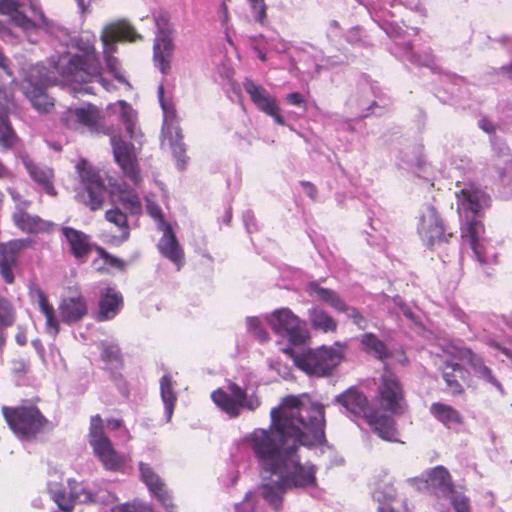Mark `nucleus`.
Masks as SVG:
<instances>
[{"mask_svg": "<svg viewBox=\"0 0 512 512\" xmlns=\"http://www.w3.org/2000/svg\"><path fill=\"white\" fill-rule=\"evenodd\" d=\"M268 429L256 428L245 442L260 468L272 473L293 447L323 444L325 436L324 406L311 401L307 394L288 395L270 411Z\"/></svg>", "mask_w": 512, "mask_h": 512, "instance_id": "f257e3e1", "label": "nucleus"}, {"mask_svg": "<svg viewBox=\"0 0 512 512\" xmlns=\"http://www.w3.org/2000/svg\"><path fill=\"white\" fill-rule=\"evenodd\" d=\"M76 48L81 53L63 56L58 62L60 75L68 82L91 83L99 74V57L95 45L90 41L80 39Z\"/></svg>", "mask_w": 512, "mask_h": 512, "instance_id": "f03ea898", "label": "nucleus"}, {"mask_svg": "<svg viewBox=\"0 0 512 512\" xmlns=\"http://www.w3.org/2000/svg\"><path fill=\"white\" fill-rule=\"evenodd\" d=\"M1 412L8 427L21 439H35L49 424L41 410L28 402L13 407L2 406Z\"/></svg>", "mask_w": 512, "mask_h": 512, "instance_id": "7ed1b4c3", "label": "nucleus"}, {"mask_svg": "<svg viewBox=\"0 0 512 512\" xmlns=\"http://www.w3.org/2000/svg\"><path fill=\"white\" fill-rule=\"evenodd\" d=\"M283 352L293 360L298 369L316 377L330 376L343 360L342 352L333 347L322 346L301 352H296L293 348H285Z\"/></svg>", "mask_w": 512, "mask_h": 512, "instance_id": "20e7f679", "label": "nucleus"}, {"mask_svg": "<svg viewBox=\"0 0 512 512\" xmlns=\"http://www.w3.org/2000/svg\"><path fill=\"white\" fill-rule=\"evenodd\" d=\"M140 39L141 36L136 32L134 27L124 22L111 23L107 25L101 33V41L104 46L103 54L107 70L122 84L129 83L121 72L119 60L113 55L116 52L115 44L123 41L134 42Z\"/></svg>", "mask_w": 512, "mask_h": 512, "instance_id": "39448f33", "label": "nucleus"}, {"mask_svg": "<svg viewBox=\"0 0 512 512\" xmlns=\"http://www.w3.org/2000/svg\"><path fill=\"white\" fill-rule=\"evenodd\" d=\"M376 400L384 412L392 415H402L408 408L403 383L388 364H384L378 378Z\"/></svg>", "mask_w": 512, "mask_h": 512, "instance_id": "423d86ee", "label": "nucleus"}, {"mask_svg": "<svg viewBox=\"0 0 512 512\" xmlns=\"http://www.w3.org/2000/svg\"><path fill=\"white\" fill-rule=\"evenodd\" d=\"M211 399L221 411L232 419L239 417L242 409L255 411L261 405L256 394L248 396L247 391L235 382L228 383L227 391L223 388L214 390L211 393Z\"/></svg>", "mask_w": 512, "mask_h": 512, "instance_id": "0eeeda50", "label": "nucleus"}, {"mask_svg": "<svg viewBox=\"0 0 512 512\" xmlns=\"http://www.w3.org/2000/svg\"><path fill=\"white\" fill-rule=\"evenodd\" d=\"M300 446L293 447L277 468L271 473L281 477L289 488L305 487L315 483V468L313 465L301 464L298 455Z\"/></svg>", "mask_w": 512, "mask_h": 512, "instance_id": "6e6552de", "label": "nucleus"}, {"mask_svg": "<svg viewBox=\"0 0 512 512\" xmlns=\"http://www.w3.org/2000/svg\"><path fill=\"white\" fill-rule=\"evenodd\" d=\"M268 323L277 335L291 344H303L307 338L306 324L289 308L277 309L268 317Z\"/></svg>", "mask_w": 512, "mask_h": 512, "instance_id": "1a4fd4ad", "label": "nucleus"}, {"mask_svg": "<svg viewBox=\"0 0 512 512\" xmlns=\"http://www.w3.org/2000/svg\"><path fill=\"white\" fill-rule=\"evenodd\" d=\"M81 182L85 186L83 203L91 210L102 209L106 187L99 173L84 159L76 166Z\"/></svg>", "mask_w": 512, "mask_h": 512, "instance_id": "9d476101", "label": "nucleus"}, {"mask_svg": "<svg viewBox=\"0 0 512 512\" xmlns=\"http://www.w3.org/2000/svg\"><path fill=\"white\" fill-rule=\"evenodd\" d=\"M20 8L21 4L16 0H0V14L8 16L12 24L24 33L30 34L39 29H48L49 20L41 9L32 6L34 18H29Z\"/></svg>", "mask_w": 512, "mask_h": 512, "instance_id": "9b49d317", "label": "nucleus"}, {"mask_svg": "<svg viewBox=\"0 0 512 512\" xmlns=\"http://www.w3.org/2000/svg\"><path fill=\"white\" fill-rule=\"evenodd\" d=\"M417 231L428 249H433L442 242L448 243L454 236L452 232H447L443 219L434 206H428L420 216Z\"/></svg>", "mask_w": 512, "mask_h": 512, "instance_id": "f8f14e48", "label": "nucleus"}, {"mask_svg": "<svg viewBox=\"0 0 512 512\" xmlns=\"http://www.w3.org/2000/svg\"><path fill=\"white\" fill-rule=\"evenodd\" d=\"M69 492L61 483H49L48 492L51 499L55 502L62 512H73L76 503L94 502V495L83 488L75 479L67 480Z\"/></svg>", "mask_w": 512, "mask_h": 512, "instance_id": "ddd939ff", "label": "nucleus"}, {"mask_svg": "<svg viewBox=\"0 0 512 512\" xmlns=\"http://www.w3.org/2000/svg\"><path fill=\"white\" fill-rule=\"evenodd\" d=\"M101 120L100 109L91 103L81 107H69L60 115V123L69 130L79 131L86 129L96 132Z\"/></svg>", "mask_w": 512, "mask_h": 512, "instance_id": "4468645a", "label": "nucleus"}, {"mask_svg": "<svg viewBox=\"0 0 512 512\" xmlns=\"http://www.w3.org/2000/svg\"><path fill=\"white\" fill-rule=\"evenodd\" d=\"M110 142L114 160L120 167L124 177L129 179L135 186H138L142 182V176L134 145L127 143L120 136L111 137Z\"/></svg>", "mask_w": 512, "mask_h": 512, "instance_id": "2eb2a0df", "label": "nucleus"}, {"mask_svg": "<svg viewBox=\"0 0 512 512\" xmlns=\"http://www.w3.org/2000/svg\"><path fill=\"white\" fill-rule=\"evenodd\" d=\"M32 244L33 241L29 238L13 239L0 243V275L5 283H14L13 269L17 266L19 255Z\"/></svg>", "mask_w": 512, "mask_h": 512, "instance_id": "dca6fc26", "label": "nucleus"}, {"mask_svg": "<svg viewBox=\"0 0 512 512\" xmlns=\"http://www.w3.org/2000/svg\"><path fill=\"white\" fill-rule=\"evenodd\" d=\"M243 87L251 101L261 112L272 117L278 125H285V119L280 113V108L276 98L270 95L263 86L256 84L249 78H246L243 82Z\"/></svg>", "mask_w": 512, "mask_h": 512, "instance_id": "f3484780", "label": "nucleus"}, {"mask_svg": "<svg viewBox=\"0 0 512 512\" xmlns=\"http://www.w3.org/2000/svg\"><path fill=\"white\" fill-rule=\"evenodd\" d=\"M31 201H21L15 207L11 215L13 224L22 232L27 234L51 233L54 230V223L27 212Z\"/></svg>", "mask_w": 512, "mask_h": 512, "instance_id": "a211bd4d", "label": "nucleus"}, {"mask_svg": "<svg viewBox=\"0 0 512 512\" xmlns=\"http://www.w3.org/2000/svg\"><path fill=\"white\" fill-rule=\"evenodd\" d=\"M446 353L460 361H466L477 377L485 380L486 382L495 386L498 390L503 392L501 383L495 378L492 370L485 365L483 359L476 355L471 349L464 346L449 345L446 348Z\"/></svg>", "mask_w": 512, "mask_h": 512, "instance_id": "6ab92c4d", "label": "nucleus"}, {"mask_svg": "<svg viewBox=\"0 0 512 512\" xmlns=\"http://www.w3.org/2000/svg\"><path fill=\"white\" fill-rule=\"evenodd\" d=\"M335 403L341 405L347 412L367 419V415L376 408L370 406L368 397L358 388L350 387L335 398Z\"/></svg>", "mask_w": 512, "mask_h": 512, "instance_id": "aec40b11", "label": "nucleus"}, {"mask_svg": "<svg viewBox=\"0 0 512 512\" xmlns=\"http://www.w3.org/2000/svg\"><path fill=\"white\" fill-rule=\"evenodd\" d=\"M426 489L437 497H449L455 493V486L449 471L442 465L425 473Z\"/></svg>", "mask_w": 512, "mask_h": 512, "instance_id": "412c9836", "label": "nucleus"}, {"mask_svg": "<svg viewBox=\"0 0 512 512\" xmlns=\"http://www.w3.org/2000/svg\"><path fill=\"white\" fill-rule=\"evenodd\" d=\"M163 235L157 244L160 254L172 262L177 270H180L185 264V253L173 231L170 224H165L162 228Z\"/></svg>", "mask_w": 512, "mask_h": 512, "instance_id": "4be33fe9", "label": "nucleus"}, {"mask_svg": "<svg viewBox=\"0 0 512 512\" xmlns=\"http://www.w3.org/2000/svg\"><path fill=\"white\" fill-rule=\"evenodd\" d=\"M442 378L453 396L462 395L465 392L464 386L471 383V374L458 363L445 362L441 368Z\"/></svg>", "mask_w": 512, "mask_h": 512, "instance_id": "5701e85b", "label": "nucleus"}, {"mask_svg": "<svg viewBox=\"0 0 512 512\" xmlns=\"http://www.w3.org/2000/svg\"><path fill=\"white\" fill-rule=\"evenodd\" d=\"M23 164L29 176L46 194L50 196L57 195V191L54 187L55 174L52 168L46 165L34 163L30 159L24 160Z\"/></svg>", "mask_w": 512, "mask_h": 512, "instance_id": "b1692460", "label": "nucleus"}, {"mask_svg": "<svg viewBox=\"0 0 512 512\" xmlns=\"http://www.w3.org/2000/svg\"><path fill=\"white\" fill-rule=\"evenodd\" d=\"M90 446L106 470L116 472L124 466L125 458L115 450L110 439Z\"/></svg>", "mask_w": 512, "mask_h": 512, "instance_id": "393cba45", "label": "nucleus"}, {"mask_svg": "<svg viewBox=\"0 0 512 512\" xmlns=\"http://www.w3.org/2000/svg\"><path fill=\"white\" fill-rule=\"evenodd\" d=\"M59 312L64 323L80 321L87 315V303L80 293L64 298L59 305Z\"/></svg>", "mask_w": 512, "mask_h": 512, "instance_id": "a878e982", "label": "nucleus"}, {"mask_svg": "<svg viewBox=\"0 0 512 512\" xmlns=\"http://www.w3.org/2000/svg\"><path fill=\"white\" fill-rule=\"evenodd\" d=\"M62 234L68 242L71 254L80 261H85L91 253L90 237L72 227H63Z\"/></svg>", "mask_w": 512, "mask_h": 512, "instance_id": "bb28decb", "label": "nucleus"}, {"mask_svg": "<svg viewBox=\"0 0 512 512\" xmlns=\"http://www.w3.org/2000/svg\"><path fill=\"white\" fill-rule=\"evenodd\" d=\"M372 430L385 441H396L397 430L395 427V421L385 413H382L379 409H375L367 415L365 420Z\"/></svg>", "mask_w": 512, "mask_h": 512, "instance_id": "cd10ccee", "label": "nucleus"}, {"mask_svg": "<svg viewBox=\"0 0 512 512\" xmlns=\"http://www.w3.org/2000/svg\"><path fill=\"white\" fill-rule=\"evenodd\" d=\"M124 304L123 296L115 288L107 287L101 294L99 300L98 321L113 319Z\"/></svg>", "mask_w": 512, "mask_h": 512, "instance_id": "c85d7f7f", "label": "nucleus"}, {"mask_svg": "<svg viewBox=\"0 0 512 512\" xmlns=\"http://www.w3.org/2000/svg\"><path fill=\"white\" fill-rule=\"evenodd\" d=\"M104 218L107 222L115 225L119 230V235H113L108 243L113 246H120L130 238V225L128 216L119 207H114L105 212Z\"/></svg>", "mask_w": 512, "mask_h": 512, "instance_id": "c756f323", "label": "nucleus"}, {"mask_svg": "<svg viewBox=\"0 0 512 512\" xmlns=\"http://www.w3.org/2000/svg\"><path fill=\"white\" fill-rule=\"evenodd\" d=\"M174 44L168 35L157 37L153 46V60L162 74H168L171 69Z\"/></svg>", "mask_w": 512, "mask_h": 512, "instance_id": "7c9ffc66", "label": "nucleus"}, {"mask_svg": "<svg viewBox=\"0 0 512 512\" xmlns=\"http://www.w3.org/2000/svg\"><path fill=\"white\" fill-rule=\"evenodd\" d=\"M8 102L9 99L6 90L0 87V146L3 149L12 148L17 140V136L12 129L8 118Z\"/></svg>", "mask_w": 512, "mask_h": 512, "instance_id": "2f4dec72", "label": "nucleus"}, {"mask_svg": "<svg viewBox=\"0 0 512 512\" xmlns=\"http://www.w3.org/2000/svg\"><path fill=\"white\" fill-rule=\"evenodd\" d=\"M429 411L438 422L448 429L464 424L463 415L451 405L442 402H434L431 404Z\"/></svg>", "mask_w": 512, "mask_h": 512, "instance_id": "473e14b6", "label": "nucleus"}, {"mask_svg": "<svg viewBox=\"0 0 512 512\" xmlns=\"http://www.w3.org/2000/svg\"><path fill=\"white\" fill-rule=\"evenodd\" d=\"M117 200L130 215H141L143 211L142 201L133 188L128 187L126 183L114 185Z\"/></svg>", "mask_w": 512, "mask_h": 512, "instance_id": "72a5a7b5", "label": "nucleus"}, {"mask_svg": "<svg viewBox=\"0 0 512 512\" xmlns=\"http://www.w3.org/2000/svg\"><path fill=\"white\" fill-rule=\"evenodd\" d=\"M456 197L464 210L472 212L474 215L481 210L482 204L486 201V194L473 186L461 189Z\"/></svg>", "mask_w": 512, "mask_h": 512, "instance_id": "f704fd0d", "label": "nucleus"}, {"mask_svg": "<svg viewBox=\"0 0 512 512\" xmlns=\"http://www.w3.org/2000/svg\"><path fill=\"white\" fill-rule=\"evenodd\" d=\"M307 291L310 294H315L320 301L331 306L337 312L346 310V303L339 294L332 289L321 287L317 282H310L307 285Z\"/></svg>", "mask_w": 512, "mask_h": 512, "instance_id": "c9c22d12", "label": "nucleus"}, {"mask_svg": "<svg viewBox=\"0 0 512 512\" xmlns=\"http://www.w3.org/2000/svg\"><path fill=\"white\" fill-rule=\"evenodd\" d=\"M307 291L310 294H315L320 301L331 306L337 312L346 310V303L339 294L332 289L321 287L317 282H310L307 285Z\"/></svg>", "mask_w": 512, "mask_h": 512, "instance_id": "e433bc0d", "label": "nucleus"}, {"mask_svg": "<svg viewBox=\"0 0 512 512\" xmlns=\"http://www.w3.org/2000/svg\"><path fill=\"white\" fill-rule=\"evenodd\" d=\"M100 359L106 364L107 369H122L124 357L117 343L103 341L99 344Z\"/></svg>", "mask_w": 512, "mask_h": 512, "instance_id": "4c0bfd02", "label": "nucleus"}, {"mask_svg": "<svg viewBox=\"0 0 512 512\" xmlns=\"http://www.w3.org/2000/svg\"><path fill=\"white\" fill-rule=\"evenodd\" d=\"M288 488L281 477L275 482L262 484L260 487L262 497L275 510L281 508L283 494Z\"/></svg>", "mask_w": 512, "mask_h": 512, "instance_id": "58836bf2", "label": "nucleus"}, {"mask_svg": "<svg viewBox=\"0 0 512 512\" xmlns=\"http://www.w3.org/2000/svg\"><path fill=\"white\" fill-rule=\"evenodd\" d=\"M360 342L366 353L373 355L380 361H385L391 357V352L385 342L380 340L374 333L363 334L360 338Z\"/></svg>", "mask_w": 512, "mask_h": 512, "instance_id": "ea45409f", "label": "nucleus"}, {"mask_svg": "<svg viewBox=\"0 0 512 512\" xmlns=\"http://www.w3.org/2000/svg\"><path fill=\"white\" fill-rule=\"evenodd\" d=\"M32 106L40 113H48L54 107V101L51 99L45 88L40 85H32L26 92Z\"/></svg>", "mask_w": 512, "mask_h": 512, "instance_id": "a19ab883", "label": "nucleus"}, {"mask_svg": "<svg viewBox=\"0 0 512 512\" xmlns=\"http://www.w3.org/2000/svg\"><path fill=\"white\" fill-rule=\"evenodd\" d=\"M121 121L123 122L126 132L131 140L139 142L143 138V133L137 128V113L125 101H120Z\"/></svg>", "mask_w": 512, "mask_h": 512, "instance_id": "79ce46f5", "label": "nucleus"}, {"mask_svg": "<svg viewBox=\"0 0 512 512\" xmlns=\"http://www.w3.org/2000/svg\"><path fill=\"white\" fill-rule=\"evenodd\" d=\"M311 325L316 330L324 333H334L337 330L336 320L326 311L320 308H313L309 311Z\"/></svg>", "mask_w": 512, "mask_h": 512, "instance_id": "37998d69", "label": "nucleus"}, {"mask_svg": "<svg viewBox=\"0 0 512 512\" xmlns=\"http://www.w3.org/2000/svg\"><path fill=\"white\" fill-rule=\"evenodd\" d=\"M161 399L164 403L165 412L168 419L172 417L177 402V396L173 389L172 377L170 374H164L160 379Z\"/></svg>", "mask_w": 512, "mask_h": 512, "instance_id": "c03bdc74", "label": "nucleus"}, {"mask_svg": "<svg viewBox=\"0 0 512 512\" xmlns=\"http://www.w3.org/2000/svg\"><path fill=\"white\" fill-rule=\"evenodd\" d=\"M38 304L40 311L46 318V326L54 330V334L59 332V322L55 315L54 307L49 303L46 294L42 290L37 291Z\"/></svg>", "mask_w": 512, "mask_h": 512, "instance_id": "a18cd8bd", "label": "nucleus"}, {"mask_svg": "<svg viewBox=\"0 0 512 512\" xmlns=\"http://www.w3.org/2000/svg\"><path fill=\"white\" fill-rule=\"evenodd\" d=\"M16 321V310L11 301L0 295V331L11 327Z\"/></svg>", "mask_w": 512, "mask_h": 512, "instance_id": "49530a36", "label": "nucleus"}, {"mask_svg": "<svg viewBox=\"0 0 512 512\" xmlns=\"http://www.w3.org/2000/svg\"><path fill=\"white\" fill-rule=\"evenodd\" d=\"M109 439L104 431V421L99 414L93 415L90 418L88 441L89 444H95L100 441Z\"/></svg>", "mask_w": 512, "mask_h": 512, "instance_id": "de8ad7c7", "label": "nucleus"}, {"mask_svg": "<svg viewBox=\"0 0 512 512\" xmlns=\"http://www.w3.org/2000/svg\"><path fill=\"white\" fill-rule=\"evenodd\" d=\"M139 471L141 480L146 484L150 492L159 489L160 486L165 484L148 464L140 462Z\"/></svg>", "mask_w": 512, "mask_h": 512, "instance_id": "09e8293b", "label": "nucleus"}, {"mask_svg": "<svg viewBox=\"0 0 512 512\" xmlns=\"http://www.w3.org/2000/svg\"><path fill=\"white\" fill-rule=\"evenodd\" d=\"M96 252L98 253L99 257L104 261V266L99 267V271L106 272L108 271L109 268H115L120 271H123L125 269V262L122 259L107 252L103 247L97 246Z\"/></svg>", "mask_w": 512, "mask_h": 512, "instance_id": "8fccbe9b", "label": "nucleus"}, {"mask_svg": "<svg viewBox=\"0 0 512 512\" xmlns=\"http://www.w3.org/2000/svg\"><path fill=\"white\" fill-rule=\"evenodd\" d=\"M494 167L500 183L503 186L512 187V157L505 161H497Z\"/></svg>", "mask_w": 512, "mask_h": 512, "instance_id": "3c124183", "label": "nucleus"}, {"mask_svg": "<svg viewBox=\"0 0 512 512\" xmlns=\"http://www.w3.org/2000/svg\"><path fill=\"white\" fill-rule=\"evenodd\" d=\"M114 512H155L150 504L138 499L117 505Z\"/></svg>", "mask_w": 512, "mask_h": 512, "instance_id": "603ef678", "label": "nucleus"}, {"mask_svg": "<svg viewBox=\"0 0 512 512\" xmlns=\"http://www.w3.org/2000/svg\"><path fill=\"white\" fill-rule=\"evenodd\" d=\"M155 24L158 29L157 37H164L168 35L170 37L172 33V27L170 23V15L166 11H160L155 15Z\"/></svg>", "mask_w": 512, "mask_h": 512, "instance_id": "864d4df0", "label": "nucleus"}, {"mask_svg": "<svg viewBox=\"0 0 512 512\" xmlns=\"http://www.w3.org/2000/svg\"><path fill=\"white\" fill-rule=\"evenodd\" d=\"M484 226L480 220L476 218V215L468 222L467 224V237L469 238V243L479 242V235L483 232Z\"/></svg>", "mask_w": 512, "mask_h": 512, "instance_id": "5fc2aeb1", "label": "nucleus"}, {"mask_svg": "<svg viewBox=\"0 0 512 512\" xmlns=\"http://www.w3.org/2000/svg\"><path fill=\"white\" fill-rule=\"evenodd\" d=\"M255 19L263 24L267 17V5L265 0H248Z\"/></svg>", "mask_w": 512, "mask_h": 512, "instance_id": "6e6d98bb", "label": "nucleus"}, {"mask_svg": "<svg viewBox=\"0 0 512 512\" xmlns=\"http://www.w3.org/2000/svg\"><path fill=\"white\" fill-rule=\"evenodd\" d=\"M146 211L150 217L159 222L162 228L165 227L167 223L165 222L162 209L157 203L147 200Z\"/></svg>", "mask_w": 512, "mask_h": 512, "instance_id": "4d7b16f0", "label": "nucleus"}, {"mask_svg": "<svg viewBox=\"0 0 512 512\" xmlns=\"http://www.w3.org/2000/svg\"><path fill=\"white\" fill-rule=\"evenodd\" d=\"M150 493L153 494L165 508H173L174 505L172 502V497L169 494L168 490L166 489L165 484L160 486L159 489H155Z\"/></svg>", "mask_w": 512, "mask_h": 512, "instance_id": "13d9d810", "label": "nucleus"}, {"mask_svg": "<svg viewBox=\"0 0 512 512\" xmlns=\"http://www.w3.org/2000/svg\"><path fill=\"white\" fill-rule=\"evenodd\" d=\"M470 246H471V249L473 250V252L475 254V257H476L477 261L482 266L483 272L486 275H489L490 273L485 269V266L488 264V260H487V256H486V252H485L484 246L482 245V243L480 241L472 243V244H470Z\"/></svg>", "mask_w": 512, "mask_h": 512, "instance_id": "bf43d9fd", "label": "nucleus"}, {"mask_svg": "<svg viewBox=\"0 0 512 512\" xmlns=\"http://www.w3.org/2000/svg\"><path fill=\"white\" fill-rule=\"evenodd\" d=\"M452 507L456 512H470L469 498L462 494L454 495L451 499Z\"/></svg>", "mask_w": 512, "mask_h": 512, "instance_id": "052dcab7", "label": "nucleus"}, {"mask_svg": "<svg viewBox=\"0 0 512 512\" xmlns=\"http://www.w3.org/2000/svg\"><path fill=\"white\" fill-rule=\"evenodd\" d=\"M343 313H347V316L353 320L354 324L357 325L360 329H364L366 325V320L359 312V310L355 307H349L346 305V310L342 311Z\"/></svg>", "mask_w": 512, "mask_h": 512, "instance_id": "680f3d73", "label": "nucleus"}, {"mask_svg": "<svg viewBox=\"0 0 512 512\" xmlns=\"http://www.w3.org/2000/svg\"><path fill=\"white\" fill-rule=\"evenodd\" d=\"M11 370L16 375H24L29 370V362L24 358L14 359L11 362Z\"/></svg>", "mask_w": 512, "mask_h": 512, "instance_id": "e2e57ef3", "label": "nucleus"}, {"mask_svg": "<svg viewBox=\"0 0 512 512\" xmlns=\"http://www.w3.org/2000/svg\"><path fill=\"white\" fill-rule=\"evenodd\" d=\"M235 512H256L255 505L250 500L249 494H246L243 501L235 506Z\"/></svg>", "mask_w": 512, "mask_h": 512, "instance_id": "0e129e2a", "label": "nucleus"}, {"mask_svg": "<svg viewBox=\"0 0 512 512\" xmlns=\"http://www.w3.org/2000/svg\"><path fill=\"white\" fill-rule=\"evenodd\" d=\"M286 101L290 105L301 106L304 104V97L299 92H292L286 96Z\"/></svg>", "mask_w": 512, "mask_h": 512, "instance_id": "69168bd1", "label": "nucleus"}, {"mask_svg": "<svg viewBox=\"0 0 512 512\" xmlns=\"http://www.w3.org/2000/svg\"><path fill=\"white\" fill-rule=\"evenodd\" d=\"M301 185L304 187L306 194L310 198H312V199L316 198L317 189H316V187L312 183H310L308 181H302Z\"/></svg>", "mask_w": 512, "mask_h": 512, "instance_id": "338daca9", "label": "nucleus"}, {"mask_svg": "<svg viewBox=\"0 0 512 512\" xmlns=\"http://www.w3.org/2000/svg\"><path fill=\"white\" fill-rule=\"evenodd\" d=\"M123 426L121 419L111 418L107 420V427L111 430H118Z\"/></svg>", "mask_w": 512, "mask_h": 512, "instance_id": "774afa93", "label": "nucleus"}]
</instances>
